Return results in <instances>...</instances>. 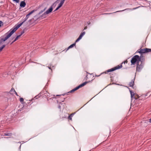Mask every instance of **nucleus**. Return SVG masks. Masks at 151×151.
<instances>
[{"instance_id":"3","label":"nucleus","mask_w":151,"mask_h":151,"mask_svg":"<svg viewBox=\"0 0 151 151\" xmlns=\"http://www.w3.org/2000/svg\"><path fill=\"white\" fill-rule=\"evenodd\" d=\"M137 51L140 53H145L151 52V49L146 48L139 49Z\"/></svg>"},{"instance_id":"34","label":"nucleus","mask_w":151,"mask_h":151,"mask_svg":"<svg viewBox=\"0 0 151 151\" xmlns=\"http://www.w3.org/2000/svg\"><path fill=\"white\" fill-rule=\"evenodd\" d=\"M149 122L150 123H151V118L150 119H149Z\"/></svg>"},{"instance_id":"36","label":"nucleus","mask_w":151,"mask_h":151,"mask_svg":"<svg viewBox=\"0 0 151 151\" xmlns=\"http://www.w3.org/2000/svg\"><path fill=\"white\" fill-rule=\"evenodd\" d=\"M48 68H49V69H51V68H50V67H48Z\"/></svg>"},{"instance_id":"31","label":"nucleus","mask_w":151,"mask_h":151,"mask_svg":"<svg viewBox=\"0 0 151 151\" xmlns=\"http://www.w3.org/2000/svg\"><path fill=\"white\" fill-rule=\"evenodd\" d=\"M140 7V6H138V7H137L134 8H133L132 9V10H134V9H136L139 8Z\"/></svg>"},{"instance_id":"16","label":"nucleus","mask_w":151,"mask_h":151,"mask_svg":"<svg viewBox=\"0 0 151 151\" xmlns=\"http://www.w3.org/2000/svg\"><path fill=\"white\" fill-rule=\"evenodd\" d=\"M22 34H23V33H22L21 34L17 36V37H16L15 40L13 41L12 42V43H13L15 41H16L19 38V37L21 36Z\"/></svg>"},{"instance_id":"29","label":"nucleus","mask_w":151,"mask_h":151,"mask_svg":"<svg viewBox=\"0 0 151 151\" xmlns=\"http://www.w3.org/2000/svg\"><path fill=\"white\" fill-rule=\"evenodd\" d=\"M13 1L17 3L19 2L20 0H13Z\"/></svg>"},{"instance_id":"15","label":"nucleus","mask_w":151,"mask_h":151,"mask_svg":"<svg viewBox=\"0 0 151 151\" xmlns=\"http://www.w3.org/2000/svg\"><path fill=\"white\" fill-rule=\"evenodd\" d=\"M76 45V43H74L71 45H70L67 49L66 51L69 50V49L73 48L74 46H75Z\"/></svg>"},{"instance_id":"8","label":"nucleus","mask_w":151,"mask_h":151,"mask_svg":"<svg viewBox=\"0 0 151 151\" xmlns=\"http://www.w3.org/2000/svg\"><path fill=\"white\" fill-rule=\"evenodd\" d=\"M27 19L26 18H25L24 19L22 20V22L21 23H20L18 24V25L16 26V27L14 28L15 29H16V30L19 27H20L22 24L24 23L25 21H26Z\"/></svg>"},{"instance_id":"37","label":"nucleus","mask_w":151,"mask_h":151,"mask_svg":"<svg viewBox=\"0 0 151 151\" xmlns=\"http://www.w3.org/2000/svg\"><path fill=\"white\" fill-rule=\"evenodd\" d=\"M59 108H60V106H59Z\"/></svg>"},{"instance_id":"21","label":"nucleus","mask_w":151,"mask_h":151,"mask_svg":"<svg viewBox=\"0 0 151 151\" xmlns=\"http://www.w3.org/2000/svg\"><path fill=\"white\" fill-rule=\"evenodd\" d=\"M12 133L11 132H8L6 133H4V136H11L12 135Z\"/></svg>"},{"instance_id":"7","label":"nucleus","mask_w":151,"mask_h":151,"mask_svg":"<svg viewBox=\"0 0 151 151\" xmlns=\"http://www.w3.org/2000/svg\"><path fill=\"white\" fill-rule=\"evenodd\" d=\"M143 67V65L142 63L140 64H139V63H137V65L136 71L138 72H139L142 69Z\"/></svg>"},{"instance_id":"33","label":"nucleus","mask_w":151,"mask_h":151,"mask_svg":"<svg viewBox=\"0 0 151 151\" xmlns=\"http://www.w3.org/2000/svg\"><path fill=\"white\" fill-rule=\"evenodd\" d=\"M87 27H86V26L85 27H84V30H85V29H87Z\"/></svg>"},{"instance_id":"19","label":"nucleus","mask_w":151,"mask_h":151,"mask_svg":"<svg viewBox=\"0 0 151 151\" xmlns=\"http://www.w3.org/2000/svg\"><path fill=\"white\" fill-rule=\"evenodd\" d=\"M85 32H82L80 35L79 37L81 38H82V37L84 36V35L85 34Z\"/></svg>"},{"instance_id":"25","label":"nucleus","mask_w":151,"mask_h":151,"mask_svg":"<svg viewBox=\"0 0 151 151\" xmlns=\"http://www.w3.org/2000/svg\"><path fill=\"white\" fill-rule=\"evenodd\" d=\"M35 100V99H32L29 100H26L27 103L29 104V102H30L31 101H32L33 100Z\"/></svg>"},{"instance_id":"4","label":"nucleus","mask_w":151,"mask_h":151,"mask_svg":"<svg viewBox=\"0 0 151 151\" xmlns=\"http://www.w3.org/2000/svg\"><path fill=\"white\" fill-rule=\"evenodd\" d=\"M122 67V64H121L120 65H117V66L114 67V68L107 70L106 71L105 73H108L114 71L116 70L121 68Z\"/></svg>"},{"instance_id":"32","label":"nucleus","mask_w":151,"mask_h":151,"mask_svg":"<svg viewBox=\"0 0 151 151\" xmlns=\"http://www.w3.org/2000/svg\"><path fill=\"white\" fill-rule=\"evenodd\" d=\"M124 63H127V60L125 61L124 62Z\"/></svg>"},{"instance_id":"10","label":"nucleus","mask_w":151,"mask_h":151,"mask_svg":"<svg viewBox=\"0 0 151 151\" xmlns=\"http://www.w3.org/2000/svg\"><path fill=\"white\" fill-rule=\"evenodd\" d=\"M9 92L10 93L12 94H14V93H15L17 96H18V95L17 93L15 91V90L14 88H12L10 90Z\"/></svg>"},{"instance_id":"26","label":"nucleus","mask_w":151,"mask_h":151,"mask_svg":"<svg viewBox=\"0 0 151 151\" xmlns=\"http://www.w3.org/2000/svg\"><path fill=\"white\" fill-rule=\"evenodd\" d=\"M139 97L137 95H134V97L133 98L135 99H138V98H139Z\"/></svg>"},{"instance_id":"20","label":"nucleus","mask_w":151,"mask_h":151,"mask_svg":"<svg viewBox=\"0 0 151 151\" xmlns=\"http://www.w3.org/2000/svg\"><path fill=\"white\" fill-rule=\"evenodd\" d=\"M85 32H82L80 35L79 37L81 38H82V37L84 36V35L85 34Z\"/></svg>"},{"instance_id":"28","label":"nucleus","mask_w":151,"mask_h":151,"mask_svg":"<svg viewBox=\"0 0 151 151\" xmlns=\"http://www.w3.org/2000/svg\"><path fill=\"white\" fill-rule=\"evenodd\" d=\"M60 8V7L58 5V6L56 8L55 10V11L58 10Z\"/></svg>"},{"instance_id":"27","label":"nucleus","mask_w":151,"mask_h":151,"mask_svg":"<svg viewBox=\"0 0 151 151\" xmlns=\"http://www.w3.org/2000/svg\"><path fill=\"white\" fill-rule=\"evenodd\" d=\"M81 39V38L79 37L76 40L75 43H76V42H78Z\"/></svg>"},{"instance_id":"13","label":"nucleus","mask_w":151,"mask_h":151,"mask_svg":"<svg viewBox=\"0 0 151 151\" xmlns=\"http://www.w3.org/2000/svg\"><path fill=\"white\" fill-rule=\"evenodd\" d=\"M65 0H61L60 3L59 4L58 6L61 7L63 6V4L64 3Z\"/></svg>"},{"instance_id":"18","label":"nucleus","mask_w":151,"mask_h":151,"mask_svg":"<svg viewBox=\"0 0 151 151\" xmlns=\"http://www.w3.org/2000/svg\"><path fill=\"white\" fill-rule=\"evenodd\" d=\"M85 32H82L80 35L79 37L81 38H82V37L84 36V35L85 34Z\"/></svg>"},{"instance_id":"11","label":"nucleus","mask_w":151,"mask_h":151,"mask_svg":"<svg viewBox=\"0 0 151 151\" xmlns=\"http://www.w3.org/2000/svg\"><path fill=\"white\" fill-rule=\"evenodd\" d=\"M26 5L25 2L24 1H22L20 3V6L21 7H24Z\"/></svg>"},{"instance_id":"38","label":"nucleus","mask_w":151,"mask_h":151,"mask_svg":"<svg viewBox=\"0 0 151 151\" xmlns=\"http://www.w3.org/2000/svg\"><path fill=\"white\" fill-rule=\"evenodd\" d=\"M33 102V101H32V103H31L30 104V105Z\"/></svg>"},{"instance_id":"12","label":"nucleus","mask_w":151,"mask_h":151,"mask_svg":"<svg viewBox=\"0 0 151 151\" xmlns=\"http://www.w3.org/2000/svg\"><path fill=\"white\" fill-rule=\"evenodd\" d=\"M35 12L34 10H33L30 12L29 14H27L25 18H26L27 19H28V18H29V15H30L31 14H32L34 12Z\"/></svg>"},{"instance_id":"1","label":"nucleus","mask_w":151,"mask_h":151,"mask_svg":"<svg viewBox=\"0 0 151 151\" xmlns=\"http://www.w3.org/2000/svg\"><path fill=\"white\" fill-rule=\"evenodd\" d=\"M16 29H15L14 28L13 29H11L8 32H7L6 35V36L4 38L1 39L2 41L4 42L8 39L16 31Z\"/></svg>"},{"instance_id":"23","label":"nucleus","mask_w":151,"mask_h":151,"mask_svg":"<svg viewBox=\"0 0 151 151\" xmlns=\"http://www.w3.org/2000/svg\"><path fill=\"white\" fill-rule=\"evenodd\" d=\"M5 45H4L0 47V52H1L3 49L5 47Z\"/></svg>"},{"instance_id":"22","label":"nucleus","mask_w":151,"mask_h":151,"mask_svg":"<svg viewBox=\"0 0 151 151\" xmlns=\"http://www.w3.org/2000/svg\"><path fill=\"white\" fill-rule=\"evenodd\" d=\"M130 91L131 93V97L132 98H133L134 97V96L135 95L134 93L132 92L130 90Z\"/></svg>"},{"instance_id":"17","label":"nucleus","mask_w":151,"mask_h":151,"mask_svg":"<svg viewBox=\"0 0 151 151\" xmlns=\"http://www.w3.org/2000/svg\"><path fill=\"white\" fill-rule=\"evenodd\" d=\"M20 102L23 105H24L25 103H26L25 102H24V99L22 98H20Z\"/></svg>"},{"instance_id":"40","label":"nucleus","mask_w":151,"mask_h":151,"mask_svg":"<svg viewBox=\"0 0 151 151\" xmlns=\"http://www.w3.org/2000/svg\"><path fill=\"white\" fill-rule=\"evenodd\" d=\"M43 11H42V12H40V13H41Z\"/></svg>"},{"instance_id":"35","label":"nucleus","mask_w":151,"mask_h":151,"mask_svg":"<svg viewBox=\"0 0 151 151\" xmlns=\"http://www.w3.org/2000/svg\"><path fill=\"white\" fill-rule=\"evenodd\" d=\"M86 78H88V75H86Z\"/></svg>"},{"instance_id":"5","label":"nucleus","mask_w":151,"mask_h":151,"mask_svg":"<svg viewBox=\"0 0 151 151\" xmlns=\"http://www.w3.org/2000/svg\"><path fill=\"white\" fill-rule=\"evenodd\" d=\"M87 82H85L84 83H82L80 85L76 87L75 88H74V89H73L70 91L69 92H68V93H73L74 92L76 91L79 88H80L83 87L85 86V85L87 83Z\"/></svg>"},{"instance_id":"9","label":"nucleus","mask_w":151,"mask_h":151,"mask_svg":"<svg viewBox=\"0 0 151 151\" xmlns=\"http://www.w3.org/2000/svg\"><path fill=\"white\" fill-rule=\"evenodd\" d=\"M130 10L129 9H125L124 10H122L118 11H116V12H113V13H103V14H102V15L110 14H113V13H116V12H123V11H125V10Z\"/></svg>"},{"instance_id":"30","label":"nucleus","mask_w":151,"mask_h":151,"mask_svg":"<svg viewBox=\"0 0 151 151\" xmlns=\"http://www.w3.org/2000/svg\"><path fill=\"white\" fill-rule=\"evenodd\" d=\"M2 25H3V22L1 21H0V27Z\"/></svg>"},{"instance_id":"6","label":"nucleus","mask_w":151,"mask_h":151,"mask_svg":"<svg viewBox=\"0 0 151 151\" xmlns=\"http://www.w3.org/2000/svg\"><path fill=\"white\" fill-rule=\"evenodd\" d=\"M53 10L52 7L51 6L49 9L47 10L46 12H44L43 14L42 15V17L45 18L46 17V15L52 12Z\"/></svg>"},{"instance_id":"39","label":"nucleus","mask_w":151,"mask_h":151,"mask_svg":"<svg viewBox=\"0 0 151 151\" xmlns=\"http://www.w3.org/2000/svg\"><path fill=\"white\" fill-rule=\"evenodd\" d=\"M90 74V76H91L92 75V74Z\"/></svg>"},{"instance_id":"24","label":"nucleus","mask_w":151,"mask_h":151,"mask_svg":"<svg viewBox=\"0 0 151 151\" xmlns=\"http://www.w3.org/2000/svg\"><path fill=\"white\" fill-rule=\"evenodd\" d=\"M73 114H71L70 115L68 116V119H69L71 120H72V117L73 116Z\"/></svg>"},{"instance_id":"2","label":"nucleus","mask_w":151,"mask_h":151,"mask_svg":"<svg viewBox=\"0 0 151 151\" xmlns=\"http://www.w3.org/2000/svg\"><path fill=\"white\" fill-rule=\"evenodd\" d=\"M141 60L139 56L138 55H135L132 57L131 60V65H134L136 63H137V64Z\"/></svg>"},{"instance_id":"41","label":"nucleus","mask_w":151,"mask_h":151,"mask_svg":"<svg viewBox=\"0 0 151 151\" xmlns=\"http://www.w3.org/2000/svg\"><path fill=\"white\" fill-rule=\"evenodd\" d=\"M56 96H58L59 95H57Z\"/></svg>"},{"instance_id":"14","label":"nucleus","mask_w":151,"mask_h":151,"mask_svg":"<svg viewBox=\"0 0 151 151\" xmlns=\"http://www.w3.org/2000/svg\"><path fill=\"white\" fill-rule=\"evenodd\" d=\"M134 83V81L133 80H132L129 84V85L130 87H132L133 86Z\"/></svg>"}]
</instances>
